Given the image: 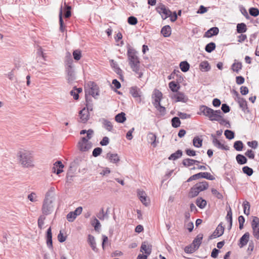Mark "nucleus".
<instances>
[{
  "mask_svg": "<svg viewBox=\"0 0 259 259\" xmlns=\"http://www.w3.org/2000/svg\"><path fill=\"white\" fill-rule=\"evenodd\" d=\"M126 119L125 114L124 112H121L115 117V121L118 123H123Z\"/></svg>",
  "mask_w": 259,
  "mask_h": 259,
  "instance_id": "obj_29",
  "label": "nucleus"
},
{
  "mask_svg": "<svg viewBox=\"0 0 259 259\" xmlns=\"http://www.w3.org/2000/svg\"><path fill=\"white\" fill-rule=\"evenodd\" d=\"M215 48V44L214 42H210L208 44L205 48V51L208 53L211 52Z\"/></svg>",
  "mask_w": 259,
  "mask_h": 259,
  "instance_id": "obj_45",
  "label": "nucleus"
},
{
  "mask_svg": "<svg viewBox=\"0 0 259 259\" xmlns=\"http://www.w3.org/2000/svg\"><path fill=\"white\" fill-rule=\"evenodd\" d=\"M243 144L241 141H236L234 144V148L238 151H241L243 149Z\"/></svg>",
  "mask_w": 259,
  "mask_h": 259,
  "instance_id": "obj_47",
  "label": "nucleus"
},
{
  "mask_svg": "<svg viewBox=\"0 0 259 259\" xmlns=\"http://www.w3.org/2000/svg\"><path fill=\"white\" fill-rule=\"evenodd\" d=\"M66 218L68 221L72 222L76 219V217L72 211H71L67 214Z\"/></svg>",
  "mask_w": 259,
  "mask_h": 259,
  "instance_id": "obj_59",
  "label": "nucleus"
},
{
  "mask_svg": "<svg viewBox=\"0 0 259 259\" xmlns=\"http://www.w3.org/2000/svg\"><path fill=\"white\" fill-rule=\"evenodd\" d=\"M199 110L200 112L198 113L199 114H203V115L208 117L212 121L218 120V118L220 117L222 114L221 110H214L205 105L200 106Z\"/></svg>",
  "mask_w": 259,
  "mask_h": 259,
  "instance_id": "obj_3",
  "label": "nucleus"
},
{
  "mask_svg": "<svg viewBox=\"0 0 259 259\" xmlns=\"http://www.w3.org/2000/svg\"><path fill=\"white\" fill-rule=\"evenodd\" d=\"M156 11L161 16L163 19H166L170 16L171 11L162 4H160L157 7Z\"/></svg>",
  "mask_w": 259,
  "mask_h": 259,
  "instance_id": "obj_8",
  "label": "nucleus"
},
{
  "mask_svg": "<svg viewBox=\"0 0 259 259\" xmlns=\"http://www.w3.org/2000/svg\"><path fill=\"white\" fill-rule=\"evenodd\" d=\"M202 140L198 137H195L193 140V145L197 148H200L202 146Z\"/></svg>",
  "mask_w": 259,
  "mask_h": 259,
  "instance_id": "obj_39",
  "label": "nucleus"
},
{
  "mask_svg": "<svg viewBox=\"0 0 259 259\" xmlns=\"http://www.w3.org/2000/svg\"><path fill=\"white\" fill-rule=\"evenodd\" d=\"M182 156V151L178 150L175 153L171 154L168 157L169 160H175Z\"/></svg>",
  "mask_w": 259,
  "mask_h": 259,
  "instance_id": "obj_33",
  "label": "nucleus"
},
{
  "mask_svg": "<svg viewBox=\"0 0 259 259\" xmlns=\"http://www.w3.org/2000/svg\"><path fill=\"white\" fill-rule=\"evenodd\" d=\"M226 218L229 222V229H230L232 226V212L231 208H230L229 210L228 211Z\"/></svg>",
  "mask_w": 259,
  "mask_h": 259,
  "instance_id": "obj_46",
  "label": "nucleus"
},
{
  "mask_svg": "<svg viewBox=\"0 0 259 259\" xmlns=\"http://www.w3.org/2000/svg\"><path fill=\"white\" fill-rule=\"evenodd\" d=\"M97 217L100 220H104L105 218H107L108 215H107L106 213H105L104 208H102L100 211L97 213Z\"/></svg>",
  "mask_w": 259,
  "mask_h": 259,
  "instance_id": "obj_44",
  "label": "nucleus"
},
{
  "mask_svg": "<svg viewBox=\"0 0 259 259\" xmlns=\"http://www.w3.org/2000/svg\"><path fill=\"white\" fill-rule=\"evenodd\" d=\"M137 194L141 202L145 206H147L149 204V200L145 192L143 190L138 189L137 190Z\"/></svg>",
  "mask_w": 259,
  "mask_h": 259,
  "instance_id": "obj_12",
  "label": "nucleus"
},
{
  "mask_svg": "<svg viewBox=\"0 0 259 259\" xmlns=\"http://www.w3.org/2000/svg\"><path fill=\"white\" fill-rule=\"evenodd\" d=\"M197 249L192 245V244L189 245L187 246L185 248V251L186 253H193Z\"/></svg>",
  "mask_w": 259,
  "mask_h": 259,
  "instance_id": "obj_58",
  "label": "nucleus"
},
{
  "mask_svg": "<svg viewBox=\"0 0 259 259\" xmlns=\"http://www.w3.org/2000/svg\"><path fill=\"white\" fill-rule=\"evenodd\" d=\"M72 60L71 59L68 61V66L66 67V72L67 73V79L68 83L72 82L75 78L74 72L72 66Z\"/></svg>",
  "mask_w": 259,
  "mask_h": 259,
  "instance_id": "obj_10",
  "label": "nucleus"
},
{
  "mask_svg": "<svg viewBox=\"0 0 259 259\" xmlns=\"http://www.w3.org/2000/svg\"><path fill=\"white\" fill-rule=\"evenodd\" d=\"M102 151V149L101 148L97 147L94 149L93 151V155L94 157H97L100 155Z\"/></svg>",
  "mask_w": 259,
  "mask_h": 259,
  "instance_id": "obj_61",
  "label": "nucleus"
},
{
  "mask_svg": "<svg viewBox=\"0 0 259 259\" xmlns=\"http://www.w3.org/2000/svg\"><path fill=\"white\" fill-rule=\"evenodd\" d=\"M47 244L49 248H52V234L51 227L48 229L47 232Z\"/></svg>",
  "mask_w": 259,
  "mask_h": 259,
  "instance_id": "obj_25",
  "label": "nucleus"
},
{
  "mask_svg": "<svg viewBox=\"0 0 259 259\" xmlns=\"http://www.w3.org/2000/svg\"><path fill=\"white\" fill-rule=\"evenodd\" d=\"M156 109L159 112L160 115L161 116H163L165 115L166 112L165 108L162 106L160 103H156V104L154 105Z\"/></svg>",
  "mask_w": 259,
  "mask_h": 259,
  "instance_id": "obj_40",
  "label": "nucleus"
},
{
  "mask_svg": "<svg viewBox=\"0 0 259 259\" xmlns=\"http://www.w3.org/2000/svg\"><path fill=\"white\" fill-rule=\"evenodd\" d=\"M64 167L63 164L61 161H57L56 162L52 167V172L56 173L57 175L61 173L63 171V168Z\"/></svg>",
  "mask_w": 259,
  "mask_h": 259,
  "instance_id": "obj_16",
  "label": "nucleus"
},
{
  "mask_svg": "<svg viewBox=\"0 0 259 259\" xmlns=\"http://www.w3.org/2000/svg\"><path fill=\"white\" fill-rule=\"evenodd\" d=\"M162 97V94L161 92L158 90H155L153 94V98L154 100L153 103V105L156 104V103H160Z\"/></svg>",
  "mask_w": 259,
  "mask_h": 259,
  "instance_id": "obj_20",
  "label": "nucleus"
},
{
  "mask_svg": "<svg viewBox=\"0 0 259 259\" xmlns=\"http://www.w3.org/2000/svg\"><path fill=\"white\" fill-rule=\"evenodd\" d=\"M208 187V184L206 181L198 183L191 188L189 196L191 198L196 197L200 192L206 190Z\"/></svg>",
  "mask_w": 259,
  "mask_h": 259,
  "instance_id": "obj_5",
  "label": "nucleus"
},
{
  "mask_svg": "<svg viewBox=\"0 0 259 259\" xmlns=\"http://www.w3.org/2000/svg\"><path fill=\"white\" fill-rule=\"evenodd\" d=\"M196 203L200 208L203 209L206 206L207 202L205 200L201 197H199L197 199Z\"/></svg>",
  "mask_w": 259,
  "mask_h": 259,
  "instance_id": "obj_35",
  "label": "nucleus"
},
{
  "mask_svg": "<svg viewBox=\"0 0 259 259\" xmlns=\"http://www.w3.org/2000/svg\"><path fill=\"white\" fill-rule=\"evenodd\" d=\"M106 157L109 159L110 162L113 163H116L120 160L119 156L117 154L109 153L107 154Z\"/></svg>",
  "mask_w": 259,
  "mask_h": 259,
  "instance_id": "obj_22",
  "label": "nucleus"
},
{
  "mask_svg": "<svg viewBox=\"0 0 259 259\" xmlns=\"http://www.w3.org/2000/svg\"><path fill=\"white\" fill-rule=\"evenodd\" d=\"M224 232V227L222 226V223H221L218 226L213 234H212L211 237L213 238L219 237L223 234Z\"/></svg>",
  "mask_w": 259,
  "mask_h": 259,
  "instance_id": "obj_17",
  "label": "nucleus"
},
{
  "mask_svg": "<svg viewBox=\"0 0 259 259\" xmlns=\"http://www.w3.org/2000/svg\"><path fill=\"white\" fill-rule=\"evenodd\" d=\"M243 211L244 214L247 215H248L250 213V204L249 202L247 201H245L243 202Z\"/></svg>",
  "mask_w": 259,
  "mask_h": 259,
  "instance_id": "obj_42",
  "label": "nucleus"
},
{
  "mask_svg": "<svg viewBox=\"0 0 259 259\" xmlns=\"http://www.w3.org/2000/svg\"><path fill=\"white\" fill-rule=\"evenodd\" d=\"M259 226V218L256 217H254L251 223V227H255Z\"/></svg>",
  "mask_w": 259,
  "mask_h": 259,
  "instance_id": "obj_60",
  "label": "nucleus"
},
{
  "mask_svg": "<svg viewBox=\"0 0 259 259\" xmlns=\"http://www.w3.org/2000/svg\"><path fill=\"white\" fill-rule=\"evenodd\" d=\"M203 238V235L202 234H199L193 240L192 245L197 249L200 245L201 243L202 240Z\"/></svg>",
  "mask_w": 259,
  "mask_h": 259,
  "instance_id": "obj_23",
  "label": "nucleus"
},
{
  "mask_svg": "<svg viewBox=\"0 0 259 259\" xmlns=\"http://www.w3.org/2000/svg\"><path fill=\"white\" fill-rule=\"evenodd\" d=\"M140 251L144 252L146 254L149 255L151 252V246L147 245L146 242H143L141 245Z\"/></svg>",
  "mask_w": 259,
  "mask_h": 259,
  "instance_id": "obj_27",
  "label": "nucleus"
},
{
  "mask_svg": "<svg viewBox=\"0 0 259 259\" xmlns=\"http://www.w3.org/2000/svg\"><path fill=\"white\" fill-rule=\"evenodd\" d=\"M224 135L226 138L231 140L234 138V133L232 131L227 130L225 131Z\"/></svg>",
  "mask_w": 259,
  "mask_h": 259,
  "instance_id": "obj_51",
  "label": "nucleus"
},
{
  "mask_svg": "<svg viewBox=\"0 0 259 259\" xmlns=\"http://www.w3.org/2000/svg\"><path fill=\"white\" fill-rule=\"evenodd\" d=\"M197 179L202 178H205L207 180H214V177L212 176L210 173L205 172H199L196 174Z\"/></svg>",
  "mask_w": 259,
  "mask_h": 259,
  "instance_id": "obj_24",
  "label": "nucleus"
},
{
  "mask_svg": "<svg viewBox=\"0 0 259 259\" xmlns=\"http://www.w3.org/2000/svg\"><path fill=\"white\" fill-rule=\"evenodd\" d=\"M91 224H92V225H93L94 227L95 230L96 231H97L101 227V224H100V222L96 218H95L93 220Z\"/></svg>",
  "mask_w": 259,
  "mask_h": 259,
  "instance_id": "obj_48",
  "label": "nucleus"
},
{
  "mask_svg": "<svg viewBox=\"0 0 259 259\" xmlns=\"http://www.w3.org/2000/svg\"><path fill=\"white\" fill-rule=\"evenodd\" d=\"M249 233L248 232H246L240 239L239 240V243L238 244V245L240 248L243 247V246H245L249 239Z\"/></svg>",
  "mask_w": 259,
  "mask_h": 259,
  "instance_id": "obj_19",
  "label": "nucleus"
},
{
  "mask_svg": "<svg viewBox=\"0 0 259 259\" xmlns=\"http://www.w3.org/2000/svg\"><path fill=\"white\" fill-rule=\"evenodd\" d=\"M231 68L233 71L238 72L242 68V63L241 62H235L232 64Z\"/></svg>",
  "mask_w": 259,
  "mask_h": 259,
  "instance_id": "obj_43",
  "label": "nucleus"
},
{
  "mask_svg": "<svg viewBox=\"0 0 259 259\" xmlns=\"http://www.w3.org/2000/svg\"><path fill=\"white\" fill-rule=\"evenodd\" d=\"M161 33L164 37H168L171 34V28L169 25L164 26L161 30Z\"/></svg>",
  "mask_w": 259,
  "mask_h": 259,
  "instance_id": "obj_30",
  "label": "nucleus"
},
{
  "mask_svg": "<svg viewBox=\"0 0 259 259\" xmlns=\"http://www.w3.org/2000/svg\"><path fill=\"white\" fill-rule=\"evenodd\" d=\"M71 9V6L66 5V7H65L66 12L65 13V17L66 18H69L70 17V16L71 15V11H70Z\"/></svg>",
  "mask_w": 259,
  "mask_h": 259,
  "instance_id": "obj_63",
  "label": "nucleus"
},
{
  "mask_svg": "<svg viewBox=\"0 0 259 259\" xmlns=\"http://www.w3.org/2000/svg\"><path fill=\"white\" fill-rule=\"evenodd\" d=\"M127 22L130 24L134 25L137 24L138 20L135 17L130 16L128 18Z\"/></svg>",
  "mask_w": 259,
  "mask_h": 259,
  "instance_id": "obj_57",
  "label": "nucleus"
},
{
  "mask_svg": "<svg viewBox=\"0 0 259 259\" xmlns=\"http://www.w3.org/2000/svg\"><path fill=\"white\" fill-rule=\"evenodd\" d=\"M223 115L224 114L222 112L221 117L218 118V120H216L215 121H218L222 125H226L227 124H229V122L223 118Z\"/></svg>",
  "mask_w": 259,
  "mask_h": 259,
  "instance_id": "obj_50",
  "label": "nucleus"
},
{
  "mask_svg": "<svg viewBox=\"0 0 259 259\" xmlns=\"http://www.w3.org/2000/svg\"><path fill=\"white\" fill-rule=\"evenodd\" d=\"M101 121L102 122V124H103V126L106 130H107L109 132H112L113 131V126L110 121L105 118H103L101 120Z\"/></svg>",
  "mask_w": 259,
  "mask_h": 259,
  "instance_id": "obj_21",
  "label": "nucleus"
},
{
  "mask_svg": "<svg viewBox=\"0 0 259 259\" xmlns=\"http://www.w3.org/2000/svg\"><path fill=\"white\" fill-rule=\"evenodd\" d=\"M77 146L80 151H87L92 148V145L86 138H82L78 142Z\"/></svg>",
  "mask_w": 259,
  "mask_h": 259,
  "instance_id": "obj_7",
  "label": "nucleus"
},
{
  "mask_svg": "<svg viewBox=\"0 0 259 259\" xmlns=\"http://www.w3.org/2000/svg\"><path fill=\"white\" fill-rule=\"evenodd\" d=\"M198 163H199V161L190 158L185 159L182 162L183 164L186 167H189Z\"/></svg>",
  "mask_w": 259,
  "mask_h": 259,
  "instance_id": "obj_26",
  "label": "nucleus"
},
{
  "mask_svg": "<svg viewBox=\"0 0 259 259\" xmlns=\"http://www.w3.org/2000/svg\"><path fill=\"white\" fill-rule=\"evenodd\" d=\"M88 86L89 88L88 89L85 90V96H86V101L88 102V98L87 97V95H90L93 96L94 98H96V96L99 95V88L93 82H90L88 83Z\"/></svg>",
  "mask_w": 259,
  "mask_h": 259,
  "instance_id": "obj_6",
  "label": "nucleus"
},
{
  "mask_svg": "<svg viewBox=\"0 0 259 259\" xmlns=\"http://www.w3.org/2000/svg\"><path fill=\"white\" fill-rule=\"evenodd\" d=\"M171 122L172 126L175 127H178L180 126L181 124L180 119L177 117H174L171 120Z\"/></svg>",
  "mask_w": 259,
  "mask_h": 259,
  "instance_id": "obj_53",
  "label": "nucleus"
},
{
  "mask_svg": "<svg viewBox=\"0 0 259 259\" xmlns=\"http://www.w3.org/2000/svg\"><path fill=\"white\" fill-rule=\"evenodd\" d=\"M157 137L155 134L153 133H149L147 135V141L151 145L155 148L157 146L159 143L158 141L156 140Z\"/></svg>",
  "mask_w": 259,
  "mask_h": 259,
  "instance_id": "obj_15",
  "label": "nucleus"
},
{
  "mask_svg": "<svg viewBox=\"0 0 259 259\" xmlns=\"http://www.w3.org/2000/svg\"><path fill=\"white\" fill-rule=\"evenodd\" d=\"M253 230V234L255 238L259 239V226L252 228Z\"/></svg>",
  "mask_w": 259,
  "mask_h": 259,
  "instance_id": "obj_62",
  "label": "nucleus"
},
{
  "mask_svg": "<svg viewBox=\"0 0 259 259\" xmlns=\"http://www.w3.org/2000/svg\"><path fill=\"white\" fill-rule=\"evenodd\" d=\"M87 109L85 108H83L81 110H80L79 112V121L82 123L86 122L89 118V107L88 104H87Z\"/></svg>",
  "mask_w": 259,
  "mask_h": 259,
  "instance_id": "obj_11",
  "label": "nucleus"
},
{
  "mask_svg": "<svg viewBox=\"0 0 259 259\" xmlns=\"http://www.w3.org/2000/svg\"><path fill=\"white\" fill-rule=\"evenodd\" d=\"M219 30L218 27H212L207 31L205 33V36L210 37L213 35H215L218 34Z\"/></svg>",
  "mask_w": 259,
  "mask_h": 259,
  "instance_id": "obj_28",
  "label": "nucleus"
},
{
  "mask_svg": "<svg viewBox=\"0 0 259 259\" xmlns=\"http://www.w3.org/2000/svg\"><path fill=\"white\" fill-rule=\"evenodd\" d=\"M242 171L248 176H251L253 172V169L247 166H244L242 168Z\"/></svg>",
  "mask_w": 259,
  "mask_h": 259,
  "instance_id": "obj_49",
  "label": "nucleus"
},
{
  "mask_svg": "<svg viewBox=\"0 0 259 259\" xmlns=\"http://www.w3.org/2000/svg\"><path fill=\"white\" fill-rule=\"evenodd\" d=\"M19 163L24 167H33L34 166L32 154L29 151L20 149L17 153Z\"/></svg>",
  "mask_w": 259,
  "mask_h": 259,
  "instance_id": "obj_2",
  "label": "nucleus"
},
{
  "mask_svg": "<svg viewBox=\"0 0 259 259\" xmlns=\"http://www.w3.org/2000/svg\"><path fill=\"white\" fill-rule=\"evenodd\" d=\"M130 93L135 98H137L139 102H141V92L140 89L137 87H133L130 89Z\"/></svg>",
  "mask_w": 259,
  "mask_h": 259,
  "instance_id": "obj_14",
  "label": "nucleus"
},
{
  "mask_svg": "<svg viewBox=\"0 0 259 259\" xmlns=\"http://www.w3.org/2000/svg\"><path fill=\"white\" fill-rule=\"evenodd\" d=\"M169 88L171 90V91L174 92V93H175L177 92H178V90L180 89V87L179 84L175 81H170L169 84Z\"/></svg>",
  "mask_w": 259,
  "mask_h": 259,
  "instance_id": "obj_31",
  "label": "nucleus"
},
{
  "mask_svg": "<svg viewBox=\"0 0 259 259\" xmlns=\"http://www.w3.org/2000/svg\"><path fill=\"white\" fill-rule=\"evenodd\" d=\"M236 160L239 164H244L247 162V158L243 155L238 154L236 157Z\"/></svg>",
  "mask_w": 259,
  "mask_h": 259,
  "instance_id": "obj_38",
  "label": "nucleus"
},
{
  "mask_svg": "<svg viewBox=\"0 0 259 259\" xmlns=\"http://www.w3.org/2000/svg\"><path fill=\"white\" fill-rule=\"evenodd\" d=\"M199 67L202 71H208L210 69V67L207 61L202 62L200 64Z\"/></svg>",
  "mask_w": 259,
  "mask_h": 259,
  "instance_id": "obj_37",
  "label": "nucleus"
},
{
  "mask_svg": "<svg viewBox=\"0 0 259 259\" xmlns=\"http://www.w3.org/2000/svg\"><path fill=\"white\" fill-rule=\"evenodd\" d=\"M170 97L174 100L175 102L186 103L188 100V97L183 93L180 92L170 94Z\"/></svg>",
  "mask_w": 259,
  "mask_h": 259,
  "instance_id": "obj_9",
  "label": "nucleus"
},
{
  "mask_svg": "<svg viewBox=\"0 0 259 259\" xmlns=\"http://www.w3.org/2000/svg\"><path fill=\"white\" fill-rule=\"evenodd\" d=\"M88 242L90 244L91 247L94 251L97 250V248L96 246V242L95 240V238L93 236L91 235H89L88 236Z\"/></svg>",
  "mask_w": 259,
  "mask_h": 259,
  "instance_id": "obj_36",
  "label": "nucleus"
},
{
  "mask_svg": "<svg viewBox=\"0 0 259 259\" xmlns=\"http://www.w3.org/2000/svg\"><path fill=\"white\" fill-rule=\"evenodd\" d=\"M235 93L237 96V101L238 102L240 108H242V110L245 111V109L247 108L246 101L243 98L239 97L238 93L236 91H235Z\"/></svg>",
  "mask_w": 259,
  "mask_h": 259,
  "instance_id": "obj_18",
  "label": "nucleus"
},
{
  "mask_svg": "<svg viewBox=\"0 0 259 259\" xmlns=\"http://www.w3.org/2000/svg\"><path fill=\"white\" fill-rule=\"evenodd\" d=\"M46 218L44 215H41L38 219V226L41 229L44 225V221Z\"/></svg>",
  "mask_w": 259,
  "mask_h": 259,
  "instance_id": "obj_56",
  "label": "nucleus"
},
{
  "mask_svg": "<svg viewBox=\"0 0 259 259\" xmlns=\"http://www.w3.org/2000/svg\"><path fill=\"white\" fill-rule=\"evenodd\" d=\"M247 31V27L245 23H239L237 25V31L239 33H244Z\"/></svg>",
  "mask_w": 259,
  "mask_h": 259,
  "instance_id": "obj_32",
  "label": "nucleus"
},
{
  "mask_svg": "<svg viewBox=\"0 0 259 259\" xmlns=\"http://www.w3.org/2000/svg\"><path fill=\"white\" fill-rule=\"evenodd\" d=\"M249 12L250 15L256 17L259 15V10L254 8H251L249 10Z\"/></svg>",
  "mask_w": 259,
  "mask_h": 259,
  "instance_id": "obj_55",
  "label": "nucleus"
},
{
  "mask_svg": "<svg viewBox=\"0 0 259 259\" xmlns=\"http://www.w3.org/2000/svg\"><path fill=\"white\" fill-rule=\"evenodd\" d=\"M54 198L51 196L50 192H47L43 202L42 206V212L45 215H48L51 213L53 209V203Z\"/></svg>",
  "mask_w": 259,
  "mask_h": 259,
  "instance_id": "obj_4",
  "label": "nucleus"
},
{
  "mask_svg": "<svg viewBox=\"0 0 259 259\" xmlns=\"http://www.w3.org/2000/svg\"><path fill=\"white\" fill-rule=\"evenodd\" d=\"M137 52L135 49L129 47L127 50V55L129 65L138 78H141L143 74L144 69L140 65L139 58L137 56Z\"/></svg>",
  "mask_w": 259,
  "mask_h": 259,
  "instance_id": "obj_1",
  "label": "nucleus"
},
{
  "mask_svg": "<svg viewBox=\"0 0 259 259\" xmlns=\"http://www.w3.org/2000/svg\"><path fill=\"white\" fill-rule=\"evenodd\" d=\"M63 12H62V7L61 6L59 12V23H60V30L63 32L65 30V26L62 18Z\"/></svg>",
  "mask_w": 259,
  "mask_h": 259,
  "instance_id": "obj_34",
  "label": "nucleus"
},
{
  "mask_svg": "<svg viewBox=\"0 0 259 259\" xmlns=\"http://www.w3.org/2000/svg\"><path fill=\"white\" fill-rule=\"evenodd\" d=\"M28 199L32 202L37 201V196L34 192H31L28 196Z\"/></svg>",
  "mask_w": 259,
  "mask_h": 259,
  "instance_id": "obj_54",
  "label": "nucleus"
},
{
  "mask_svg": "<svg viewBox=\"0 0 259 259\" xmlns=\"http://www.w3.org/2000/svg\"><path fill=\"white\" fill-rule=\"evenodd\" d=\"M58 239L60 242H63L66 239V236H64L61 231H60L58 235Z\"/></svg>",
  "mask_w": 259,
  "mask_h": 259,
  "instance_id": "obj_64",
  "label": "nucleus"
},
{
  "mask_svg": "<svg viewBox=\"0 0 259 259\" xmlns=\"http://www.w3.org/2000/svg\"><path fill=\"white\" fill-rule=\"evenodd\" d=\"M211 137L212 138V142L214 146L222 150H228L229 149V147L227 146H225L223 143L218 140L214 135H211Z\"/></svg>",
  "mask_w": 259,
  "mask_h": 259,
  "instance_id": "obj_13",
  "label": "nucleus"
},
{
  "mask_svg": "<svg viewBox=\"0 0 259 259\" xmlns=\"http://www.w3.org/2000/svg\"><path fill=\"white\" fill-rule=\"evenodd\" d=\"M180 67L183 72H185L189 70L190 65L187 62L183 61L181 62L180 64Z\"/></svg>",
  "mask_w": 259,
  "mask_h": 259,
  "instance_id": "obj_41",
  "label": "nucleus"
},
{
  "mask_svg": "<svg viewBox=\"0 0 259 259\" xmlns=\"http://www.w3.org/2000/svg\"><path fill=\"white\" fill-rule=\"evenodd\" d=\"M73 56L75 60H79L80 59L81 57V51L79 50H76L73 52Z\"/></svg>",
  "mask_w": 259,
  "mask_h": 259,
  "instance_id": "obj_52",
  "label": "nucleus"
}]
</instances>
